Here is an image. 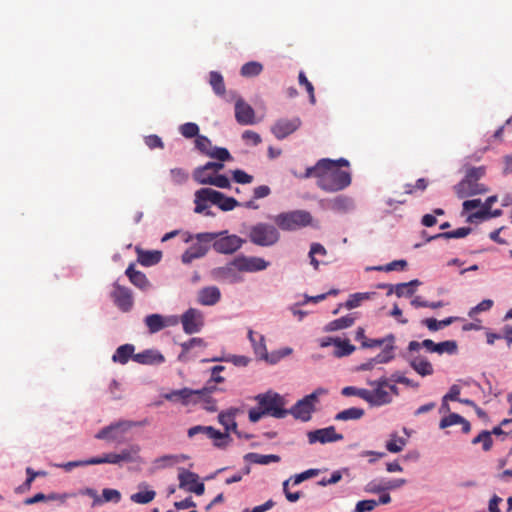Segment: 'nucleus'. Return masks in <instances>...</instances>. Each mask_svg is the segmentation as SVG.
Masks as SVG:
<instances>
[{
    "label": "nucleus",
    "mask_w": 512,
    "mask_h": 512,
    "mask_svg": "<svg viewBox=\"0 0 512 512\" xmlns=\"http://www.w3.org/2000/svg\"><path fill=\"white\" fill-rule=\"evenodd\" d=\"M235 118L241 125H251L255 123V112L249 104L238 99L235 103Z\"/></svg>",
    "instance_id": "aec40b11"
},
{
    "label": "nucleus",
    "mask_w": 512,
    "mask_h": 512,
    "mask_svg": "<svg viewBox=\"0 0 512 512\" xmlns=\"http://www.w3.org/2000/svg\"><path fill=\"white\" fill-rule=\"evenodd\" d=\"M202 193L206 195V199H209V202L217 205L222 211H231L240 205L233 197H227L223 193L211 188H202Z\"/></svg>",
    "instance_id": "2eb2a0df"
},
{
    "label": "nucleus",
    "mask_w": 512,
    "mask_h": 512,
    "mask_svg": "<svg viewBox=\"0 0 512 512\" xmlns=\"http://www.w3.org/2000/svg\"><path fill=\"white\" fill-rule=\"evenodd\" d=\"M369 385L373 388L371 390L367 389L366 402L370 406L380 407L388 405L393 401L391 394L387 390V377L382 376L377 380L370 381Z\"/></svg>",
    "instance_id": "423d86ee"
},
{
    "label": "nucleus",
    "mask_w": 512,
    "mask_h": 512,
    "mask_svg": "<svg viewBox=\"0 0 512 512\" xmlns=\"http://www.w3.org/2000/svg\"><path fill=\"white\" fill-rule=\"evenodd\" d=\"M214 173L212 171H209L208 169H205L204 166H199L194 169L193 171V179L198 183L202 185H209L208 182H203L202 179H212L214 177Z\"/></svg>",
    "instance_id": "c03bdc74"
},
{
    "label": "nucleus",
    "mask_w": 512,
    "mask_h": 512,
    "mask_svg": "<svg viewBox=\"0 0 512 512\" xmlns=\"http://www.w3.org/2000/svg\"><path fill=\"white\" fill-rule=\"evenodd\" d=\"M376 295V292H362L350 295L349 299L345 303L347 309H353L358 307L363 301L372 299Z\"/></svg>",
    "instance_id": "e433bc0d"
},
{
    "label": "nucleus",
    "mask_w": 512,
    "mask_h": 512,
    "mask_svg": "<svg viewBox=\"0 0 512 512\" xmlns=\"http://www.w3.org/2000/svg\"><path fill=\"white\" fill-rule=\"evenodd\" d=\"M138 261L143 266H152L160 262L162 253L160 251H143L137 249Z\"/></svg>",
    "instance_id": "c85d7f7f"
},
{
    "label": "nucleus",
    "mask_w": 512,
    "mask_h": 512,
    "mask_svg": "<svg viewBox=\"0 0 512 512\" xmlns=\"http://www.w3.org/2000/svg\"><path fill=\"white\" fill-rule=\"evenodd\" d=\"M144 142L150 149H156V148L163 149L164 148V143H163L162 139L158 135H155V134L146 136L144 138Z\"/></svg>",
    "instance_id": "0e129e2a"
},
{
    "label": "nucleus",
    "mask_w": 512,
    "mask_h": 512,
    "mask_svg": "<svg viewBox=\"0 0 512 512\" xmlns=\"http://www.w3.org/2000/svg\"><path fill=\"white\" fill-rule=\"evenodd\" d=\"M206 393L207 389L193 390L182 388L164 394V398L171 402H180L183 405H188L190 403H197Z\"/></svg>",
    "instance_id": "9d476101"
},
{
    "label": "nucleus",
    "mask_w": 512,
    "mask_h": 512,
    "mask_svg": "<svg viewBox=\"0 0 512 512\" xmlns=\"http://www.w3.org/2000/svg\"><path fill=\"white\" fill-rule=\"evenodd\" d=\"M179 487L187 488L194 486L198 482V475L186 469H182L178 475Z\"/></svg>",
    "instance_id": "4c0bfd02"
},
{
    "label": "nucleus",
    "mask_w": 512,
    "mask_h": 512,
    "mask_svg": "<svg viewBox=\"0 0 512 512\" xmlns=\"http://www.w3.org/2000/svg\"><path fill=\"white\" fill-rule=\"evenodd\" d=\"M301 125L298 117L292 119H280L272 127L271 131L277 139H284L295 132Z\"/></svg>",
    "instance_id": "a211bd4d"
},
{
    "label": "nucleus",
    "mask_w": 512,
    "mask_h": 512,
    "mask_svg": "<svg viewBox=\"0 0 512 512\" xmlns=\"http://www.w3.org/2000/svg\"><path fill=\"white\" fill-rule=\"evenodd\" d=\"M298 79H299V84L304 86L306 91L308 92L311 104H315L316 99H315V94H314V87H313L312 83L307 79V77L305 76V73L303 71H301L299 73Z\"/></svg>",
    "instance_id": "6e6d98bb"
},
{
    "label": "nucleus",
    "mask_w": 512,
    "mask_h": 512,
    "mask_svg": "<svg viewBox=\"0 0 512 512\" xmlns=\"http://www.w3.org/2000/svg\"><path fill=\"white\" fill-rule=\"evenodd\" d=\"M309 444H315L317 442L321 444L332 443L343 440V435L336 432L334 426H328L326 428L316 429L307 433Z\"/></svg>",
    "instance_id": "ddd939ff"
},
{
    "label": "nucleus",
    "mask_w": 512,
    "mask_h": 512,
    "mask_svg": "<svg viewBox=\"0 0 512 512\" xmlns=\"http://www.w3.org/2000/svg\"><path fill=\"white\" fill-rule=\"evenodd\" d=\"M341 393L343 396H357L366 401L367 389L357 388L354 386H346L342 389Z\"/></svg>",
    "instance_id": "5fc2aeb1"
},
{
    "label": "nucleus",
    "mask_w": 512,
    "mask_h": 512,
    "mask_svg": "<svg viewBox=\"0 0 512 512\" xmlns=\"http://www.w3.org/2000/svg\"><path fill=\"white\" fill-rule=\"evenodd\" d=\"M221 292L216 286H208L202 288L198 292V302L204 306H213L219 302Z\"/></svg>",
    "instance_id": "4be33fe9"
},
{
    "label": "nucleus",
    "mask_w": 512,
    "mask_h": 512,
    "mask_svg": "<svg viewBox=\"0 0 512 512\" xmlns=\"http://www.w3.org/2000/svg\"><path fill=\"white\" fill-rule=\"evenodd\" d=\"M488 213H489V211L482 207L480 210H478V211H476L474 213H471L467 217L466 221L469 222V223H474V222H476V220H487V219H489L488 218Z\"/></svg>",
    "instance_id": "774afa93"
},
{
    "label": "nucleus",
    "mask_w": 512,
    "mask_h": 512,
    "mask_svg": "<svg viewBox=\"0 0 512 512\" xmlns=\"http://www.w3.org/2000/svg\"><path fill=\"white\" fill-rule=\"evenodd\" d=\"M472 229L470 227H461L454 231L449 232H442L435 236H432L429 238V240L437 239V238H444V239H451V238H464L467 235L471 233Z\"/></svg>",
    "instance_id": "ea45409f"
},
{
    "label": "nucleus",
    "mask_w": 512,
    "mask_h": 512,
    "mask_svg": "<svg viewBox=\"0 0 512 512\" xmlns=\"http://www.w3.org/2000/svg\"><path fill=\"white\" fill-rule=\"evenodd\" d=\"M280 234L276 227L266 223H258L251 227L249 232L250 241L258 246H272L278 242Z\"/></svg>",
    "instance_id": "0eeeda50"
},
{
    "label": "nucleus",
    "mask_w": 512,
    "mask_h": 512,
    "mask_svg": "<svg viewBox=\"0 0 512 512\" xmlns=\"http://www.w3.org/2000/svg\"><path fill=\"white\" fill-rule=\"evenodd\" d=\"M326 393V389L317 388L311 394L298 400L291 409H288V415L291 414L294 418L304 422L309 421L312 413L315 411V406L319 401V397Z\"/></svg>",
    "instance_id": "20e7f679"
},
{
    "label": "nucleus",
    "mask_w": 512,
    "mask_h": 512,
    "mask_svg": "<svg viewBox=\"0 0 512 512\" xmlns=\"http://www.w3.org/2000/svg\"><path fill=\"white\" fill-rule=\"evenodd\" d=\"M312 216L304 210L283 212L274 217L275 224L284 231H293L311 224Z\"/></svg>",
    "instance_id": "39448f33"
},
{
    "label": "nucleus",
    "mask_w": 512,
    "mask_h": 512,
    "mask_svg": "<svg viewBox=\"0 0 512 512\" xmlns=\"http://www.w3.org/2000/svg\"><path fill=\"white\" fill-rule=\"evenodd\" d=\"M245 459L260 465H268L272 462L277 463L281 460L280 456L270 454V455H263L259 453H248L245 455Z\"/></svg>",
    "instance_id": "2f4dec72"
},
{
    "label": "nucleus",
    "mask_w": 512,
    "mask_h": 512,
    "mask_svg": "<svg viewBox=\"0 0 512 512\" xmlns=\"http://www.w3.org/2000/svg\"><path fill=\"white\" fill-rule=\"evenodd\" d=\"M135 347L132 344H124L119 346L112 356L113 362L126 364L129 359L133 360Z\"/></svg>",
    "instance_id": "bb28decb"
},
{
    "label": "nucleus",
    "mask_w": 512,
    "mask_h": 512,
    "mask_svg": "<svg viewBox=\"0 0 512 512\" xmlns=\"http://www.w3.org/2000/svg\"><path fill=\"white\" fill-rule=\"evenodd\" d=\"M180 346L182 351L178 356V360L181 362H188L190 359L197 356L196 354L192 355L191 350L196 347L205 348L206 343L202 338L194 337L187 342L181 343Z\"/></svg>",
    "instance_id": "b1692460"
},
{
    "label": "nucleus",
    "mask_w": 512,
    "mask_h": 512,
    "mask_svg": "<svg viewBox=\"0 0 512 512\" xmlns=\"http://www.w3.org/2000/svg\"><path fill=\"white\" fill-rule=\"evenodd\" d=\"M406 445V439L399 437L397 434H392L389 441L386 443V449L391 453H398L403 450Z\"/></svg>",
    "instance_id": "37998d69"
},
{
    "label": "nucleus",
    "mask_w": 512,
    "mask_h": 512,
    "mask_svg": "<svg viewBox=\"0 0 512 512\" xmlns=\"http://www.w3.org/2000/svg\"><path fill=\"white\" fill-rule=\"evenodd\" d=\"M243 242L237 235H226L220 238L216 237L212 241V247L218 253L232 254L242 246Z\"/></svg>",
    "instance_id": "dca6fc26"
},
{
    "label": "nucleus",
    "mask_w": 512,
    "mask_h": 512,
    "mask_svg": "<svg viewBox=\"0 0 512 512\" xmlns=\"http://www.w3.org/2000/svg\"><path fill=\"white\" fill-rule=\"evenodd\" d=\"M207 429V437L210 439H214V445L219 448H224L228 445V442L230 441V436L227 431L220 432L219 430L213 428L212 426H209Z\"/></svg>",
    "instance_id": "c756f323"
},
{
    "label": "nucleus",
    "mask_w": 512,
    "mask_h": 512,
    "mask_svg": "<svg viewBox=\"0 0 512 512\" xmlns=\"http://www.w3.org/2000/svg\"><path fill=\"white\" fill-rule=\"evenodd\" d=\"M319 473V470L318 469H308L300 474H296L294 477H293V484L294 485H297V484H300L301 482L309 479V478H312L314 476H317ZM292 480V478H290Z\"/></svg>",
    "instance_id": "e2e57ef3"
},
{
    "label": "nucleus",
    "mask_w": 512,
    "mask_h": 512,
    "mask_svg": "<svg viewBox=\"0 0 512 512\" xmlns=\"http://www.w3.org/2000/svg\"><path fill=\"white\" fill-rule=\"evenodd\" d=\"M203 182H208L209 185L216 186L218 188H228L230 187V180L227 176L222 174H216L212 179H202Z\"/></svg>",
    "instance_id": "4d7b16f0"
},
{
    "label": "nucleus",
    "mask_w": 512,
    "mask_h": 512,
    "mask_svg": "<svg viewBox=\"0 0 512 512\" xmlns=\"http://www.w3.org/2000/svg\"><path fill=\"white\" fill-rule=\"evenodd\" d=\"M125 274L130 282L140 290L147 291L151 287V283L146 275L141 271L135 270L134 264H130L127 267Z\"/></svg>",
    "instance_id": "5701e85b"
},
{
    "label": "nucleus",
    "mask_w": 512,
    "mask_h": 512,
    "mask_svg": "<svg viewBox=\"0 0 512 512\" xmlns=\"http://www.w3.org/2000/svg\"><path fill=\"white\" fill-rule=\"evenodd\" d=\"M328 208L335 212H347L353 208V200L347 196L339 195L329 200Z\"/></svg>",
    "instance_id": "cd10ccee"
},
{
    "label": "nucleus",
    "mask_w": 512,
    "mask_h": 512,
    "mask_svg": "<svg viewBox=\"0 0 512 512\" xmlns=\"http://www.w3.org/2000/svg\"><path fill=\"white\" fill-rule=\"evenodd\" d=\"M223 233H220L222 235ZM219 234L217 233H199L196 235L197 243L191 245L183 254L182 262L191 263L194 259L203 257L209 250L208 244L211 243Z\"/></svg>",
    "instance_id": "1a4fd4ad"
},
{
    "label": "nucleus",
    "mask_w": 512,
    "mask_h": 512,
    "mask_svg": "<svg viewBox=\"0 0 512 512\" xmlns=\"http://www.w3.org/2000/svg\"><path fill=\"white\" fill-rule=\"evenodd\" d=\"M233 179L240 184H248L251 183L253 177L247 174L245 171L237 169L233 171Z\"/></svg>",
    "instance_id": "69168bd1"
},
{
    "label": "nucleus",
    "mask_w": 512,
    "mask_h": 512,
    "mask_svg": "<svg viewBox=\"0 0 512 512\" xmlns=\"http://www.w3.org/2000/svg\"><path fill=\"white\" fill-rule=\"evenodd\" d=\"M364 410L362 408L351 407L340 411L336 414L335 420L337 421H348V420H358L363 417Z\"/></svg>",
    "instance_id": "f704fd0d"
},
{
    "label": "nucleus",
    "mask_w": 512,
    "mask_h": 512,
    "mask_svg": "<svg viewBox=\"0 0 512 512\" xmlns=\"http://www.w3.org/2000/svg\"><path fill=\"white\" fill-rule=\"evenodd\" d=\"M263 71V65L257 61H250L245 63L240 70L243 77H255Z\"/></svg>",
    "instance_id": "58836bf2"
},
{
    "label": "nucleus",
    "mask_w": 512,
    "mask_h": 512,
    "mask_svg": "<svg viewBox=\"0 0 512 512\" xmlns=\"http://www.w3.org/2000/svg\"><path fill=\"white\" fill-rule=\"evenodd\" d=\"M462 420H463V417L460 416L459 414L451 413L448 416L441 419L439 426L441 429H444V428L459 424L460 421H462Z\"/></svg>",
    "instance_id": "052dcab7"
},
{
    "label": "nucleus",
    "mask_w": 512,
    "mask_h": 512,
    "mask_svg": "<svg viewBox=\"0 0 512 512\" xmlns=\"http://www.w3.org/2000/svg\"><path fill=\"white\" fill-rule=\"evenodd\" d=\"M407 267V261L406 260H395L392 261L384 266H378L374 269L377 271H385L390 272L394 270H404Z\"/></svg>",
    "instance_id": "864d4df0"
},
{
    "label": "nucleus",
    "mask_w": 512,
    "mask_h": 512,
    "mask_svg": "<svg viewBox=\"0 0 512 512\" xmlns=\"http://www.w3.org/2000/svg\"><path fill=\"white\" fill-rule=\"evenodd\" d=\"M305 177L317 178L318 187L329 193L344 190L351 184L349 171L336 169L329 165H321L319 160L315 166L306 169Z\"/></svg>",
    "instance_id": "f257e3e1"
},
{
    "label": "nucleus",
    "mask_w": 512,
    "mask_h": 512,
    "mask_svg": "<svg viewBox=\"0 0 512 512\" xmlns=\"http://www.w3.org/2000/svg\"><path fill=\"white\" fill-rule=\"evenodd\" d=\"M156 496V492L148 490L145 492H137L131 496V500L138 504H147L151 502Z\"/></svg>",
    "instance_id": "a18cd8bd"
},
{
    "label": "nucleus",
    "mask_w": 512,
    "mask_h": 512,
    "mask_svg": "<svg viewBox=\"0 0 512 512\" xmlns=\"http://www.w3.org/2000/svg\"><path fill=\"white\" fill-rule=\"evenodd\" d=\"M150 333H157L167 326L165 319L160 314H150L144 320Z\"/></svg>",
    "instance_id": "7c9ffc66"
},
{
    "label": "nucleus",
    "mask_w": 512,
    "mask_h": 512,
    "mask_svg": "<svg viewBox=\"0 0 512 512\" xmlns=\"http://www.w3.org/2000/svg\"><path fill=\"white\" fill-rule=\"evenodd\" d=\"M334 345L336 346L334 354L337 357L348 356L355 350V347L351 345L348 340L335 339Z\"/></svg>",
    "instance_id": "a19ab883"
},
{
    "label": "nucleus",
    "mask_w": 512,
    "mask_h": 512,
    "mask_svg": "<svg viewBox=\"0 0 512 512\" xmlns=\"http://www.w3.org/2000/svg\"><path fill=\"white\" fill-rule=\"evenodd\" d=\"M207 156L215 158L221 162L229 161L232 159L229 151L222 147H212L210 153Z\"/></svg>",
    "instance_id": "3c124183"
},
{
    "label": "nucleus",
    "mask_w": 512,
    "mask_h": 512,
    "mask_svg": "<svg viewBox=\"0 0 512 512\" xmlns=\"http://www.w3.org/2000/svg\"><path fill=\"white\" fill-rule=\"evenodd\" d=\"M238 412L239 409L237 408H231L227 411H222L218 415V421L225 427V431L229 433V431L232 430L237 434V436H240V432L237 430V423L235 421V417Z\"/></svg>",
    "instance_id": "393cba45"
},
{
    "label": "nucleus",
    "mask_w": 512,
    "mask_h": 512,
    "mask_svg": "<svg viewBox=\"0 0 512 512\" xmlns=\"http://www.w3.org/2000/svg\"><path fill=\"white\" fill-rule=\"evenodd\" d=\"M382 351L373 358L377 363H388L395 357V336L389 334L381 339H365L362 341L363 348L382 347Z\"/></svg>",
    "instance_id": "6e6552de"
},
{
    "label": "nucleus",
    "mask_w": 512,
    "mask_h": 512,
    "mask_svg": "<svg viewBox=\"0 0 512 512\" xmlns=\"http://www.w3.org/2000/svg\"><path fill=\"white\" fill-rule=\"evenodd\" d=\"M232 265L239 271L244 272H257L265 270L269 262L260 257H246L240 256L233 260Z\"/></svg>",
    "instance_id": "f3484780"
},
{
    "label": "nucleus",
    "mask_w": 512,
    "mask_h": 512,
    "mask_svg": "<svg viewBox=\"0 0 512 512\" xmlns=\"http://www.w3.org/2000/svg\"><path fill=\"white\" fill-rule=\"evenodd\" d=\"M378 506V502L373 499L361 500L357 502L354 512H370Z\"/></svg>",
    "instance_id": "bf43d9fd"
},
{
    "label": "nucleus",
    "mask_w": 512,
    "mask_h": 512,
    "mask_svg": "<svg viewBox=\"0 0 512 512\" xmlns=\"http://www.w3.org/2000/svg\"><path fill=\"white\" fill-rule=\"evenodd\" d=\"M485 175V168L471 167L466 171L465 177L454 186V192L459 199H464L474 195L484 194L488 188L479 183V180Z\"/></svg>",
    "instance_id": "f03ea898"
},
{
    "label": "nucleus",
    "mask_w": 512,
    "mask_h": 512,
    "mask_svg": "<svg viewBox=\"0 0 512 512\" xmlns=\"http://www.w3.org/2000/svg\"><path fill=\"white\" fill-rule=\"evenodd\" d=\"M479 443L482 444V448L484 451L487 452V451L491 450V448L493 446V439L491 436V432L487 431V430H483L476 437L473 438L472 444L476 445Z\"/></svg>",
    "instance_id": "79ce46f5"
},
{
    "label": "nucleus",
    "mask_w": 512,
    "mask_h": 512,
    "mask_svg": "<svg viewBox=\"0 0 512 512\" xmlns=\"http://www.w3.org/2000/svg\"><path fill=\"white\" fill-rule=\"evenodd\" d=\"M146 424V420L140 421V422H134V421H119L115 424H111L107 427L102 428L97 434V439H104L109 441H119V438L116 434L118 430H121L123 432L129 430L132 427L136 426H143Z\"/></svg>",
    "instance_id": "f8f14e48"
},
{
    "label": "nucleus",
    "mask_w": 512,
    "mask_h": 512,
    "mask_svg": "<svg viewBox=\"0 0 512 512\" xmlns=\"http://www.w3.org/2000/svg\"><path fill=\"white\" fill-rule=\"evenodd\" d=\"M133 361L142 365L162 364L165 357L158 350L147 349L133 356Z\"/></svg>",
    "instance_id": "412c9836"
},
{
    "label": "nucleus",
    "mask_w": 512,
    "mask_h": 512,
    "mask_svg": "<svg viewBox=\"0 0 512 512\" xmlns=\"http://www.w3.org/2000/svg\"><path fill=\"white\" fill-rule=\"evenodd\" d=\"M457 352V343L454 340H447L437 343L436 353L438 354H455Z\"/></svg>",
    "instance_id": "de8ad7c7"
},
{
    "label": "nucleus",
    "mask_w": 512,
    "mask_h": 512,
    "mask_svg": "<svg viewBox=\"0 0 512 512\" xmlns=\"http://www.w3.org/2000/svg\"><path fill=\"white\" fill-rule=\"evenodd\" d=\"M354 323V318L351 316H344L338 318L330 323L331 330H339L352 326Z\"/></svg>",
    "instance_id": "13d9d810"
},
{
    "label": "nucleus",
    "mask_w": 512,
    "mask_h": 512,
    "mask_svg": "<svg viewBox=\"0 0 512 512\" xmlns=\"http://www.w3.org/2000/svg\"><path fill=\"white\" fill-rule=\"evenodd\" d=\"M209 83L215 92V94L219 96H223L225 94V84L223 76L217 71H211L209 74Z\"/></svg>",
    "instance_id": "c9c22d12"
},
{
    "label": "nucleus",
    "mask_w": 512,
    "mask_h": 512,
    "mask_svg": "<svg viewBox=\"0 0 512 512\" xmlns=\"http://www.w3.org/2000/svg\"><path fill=\"white\" fill-rule=\"evenodd\" d=\"M170 182L175 186H182L189 180V173L183 168H172L169 170Z\"/></svg>",
    "instance_id": "72a5a7b5"
},
{
    "label": "nucleus",
    "mask_w": 512,
    "mask_h": 512,
    "mask_svg": "<svg viewBox=\"0 0 512 512\" xmlns=\"http://www.w3.org/2000/svg\"><path fill=\"white\" fill-rule=\"evenodd\" d=\"M180 133L185 138L197 137L199 134V127L196 123L187 122L180 126Z\"/></svg>",
    "instance_id": "09e8293b"
},
{
    "label": "nucleus",
    "mask_w": 512,
    "mask_h": 512,
    "mask_svg": "<svg viewBox=\"0 0 512 512\" xmlns=\"http://www.w3.org/2000/svg\"><path fill=\"white\" fill-rule=\"evenodd\" d=\"M195 213H203L207 208V202L209 199H206V195L202 193V189H199L195 193Z\"/></svg>",
    "instance_id": "8fccbe9b"
},
{
    "label": "nucleus",
    "mask_w": 512,
    "mask_h": 512,
    "mask_svg": "<svg viewBox=\"0 0 512 512\" xmlns=\"http://www.w3.org/2000/svg\"><path fill=\"white\" fill-rule=\"evenodd\" d=\"M195 146L200 152L204 153L205 155H208L213 147L210 139L203 135H198L196 137Z\"/></svg>",
    "instance_id": "603ef678"
},
{
    "label": "nucleus",
    "mask_w": 512,
    "mask_h": 512,
    "mask_svg": "<svg viewBox=\"0 0 512 512\" xmlns=\"http://www.w3.org/2000/svg\"><path fill=\"white\" fill-rule=\"evenodd\" d=\"M410 366L422 377L432 375L434 369L426 357L416 356L409 361Z\"/></svg>",
    "instance_id": "a878e982"
},
{
    "label": "nucleus",
    "mask_w": 512,
    "mask_h": 512,
    "mask_svg": "<svg viewBox=\"0 0 512 512\" xmlns=\"http://www.w3.org/2000/svg\"><path fill=\"white\" fill-rule=\"evenodd\" d=\"M255 400L269 416L282 419L288 415V409H285L286 401L284 397L276 392L268 391L266 393L258 394L255 397Z\"/></svg>",
    "instance_id": "7ed1b4c3"
},
{
    "label": "nucleus",
    "mask_w": 512,
    "mask_h": 512,
    "mask_svg": "<svg viewBox=\"0 0 512 512\" xmlns=\"http://www.w3.org/2000/svg\"><path fill=\"white\" fill-rule=\"evenodd\" d=\"M242 138H243L244 141H246L247 143H251L254 146H256L259 143H261L260 135L258 133H256V132H254V131H251V130L244 131V133L242 134Z\"/></svg>",
    "instance_id": "338daca9"
},
{
    "label": "nucleus",
    "mask_w": 512,
    "mask_h": 512,
    "mask_svg": "<svg viewBox=\"0 0 512 512\" xmlns=\"http://www.w3.org/2000/svg\"><path fill=\"white\" fill-rule=\"evenodd\" d=\"M427 185H428V182L426 179L424 178H420L416 181V184L415 185H412V184H406L404 186L405 188V193L406 194H413L414 192H416L417 190L419 191H424L426 188H427Z\"/></svg>",
    "instance_id": "680f3d73"
},
{
    "label": "nucleus",
    "mask_w": 512,
    "mask_h": 512,
    "mask_svg": "<svg viewBox=\"0 0 512 512\" xmlns=\"http://www.w3.org/2000/svg\"><path fill=\"white\" fill-rule=\"evenodd\" d=\"M181 323L186 334L198 333L204 325L203 315L199 310L189 308L182 315Z\"/></svg>",
    "instance_id": "4468645a"
},
{
    "label": "nucleus",
    "mask_w": 512,
    "mask_h": 512,
    "mask_svg": "<svg viewBox=\"0 0 512 512\" xmlns=\"http://www.w3.org/2000/svg\"><path fill=\"white\" fill-rule=\"evenodd\" d=\"M111 298L114 304L122 312H129L133 308L134 300L132 291L129 288L120 285L118 282L113 284Z\"/></svg>",
    "instance_id": "9b49d317"
},
{
    "label": "nucleus",
    "mask_w": 512,
    "mask_h": 512,
    "mask_svg": "<svg viewBox=\"0 0 512 512\" xmlns=\"http://www.w3.org/2000/svg\"><path fill=\"white\" fill-rule=\"evenodd\" d=\"M140 446L137 444L124 448L118 454L119 462H136L139 459Z\"/></svg>",
    "instance_id": "473e14b6"
},
{
    "label": "nucleus",
    "mask_w": 512,
    "mask_h": 512,
    "mask_svg": "<svg viewBox=\"0 0 512 512\" xmlns=\"http://www.w3.org/2000/svg\"><path fill=\"white\" fill-rule=\"evenodd\" d=\"M118 458L119 457H118L117 453H108V454H104L101 457L90 458V463H91V465H98V464H104V463L119 464L120 462H119Z\"/></svg>",
    "instance_id": "49530a36"
},
{
    "label": "nucleus",
    "mask_w": 512,
    "mask_h": 512,
    "mask_svg": "<svg viewBox=\"0 0 512 512\" xmlns=\"http://www.w3.org/2000/svg\"><path fill=\"white\" fill-rule=\"evenodd\" d=\"M421 282L418 279L411 280L406 283H399L396 285L393 284H379L377 287H389V291L387 295H391L395 293L397 297H410L414 295L416 291V287H418Z\"/></svg>",
    "instance_id": "6ab92c4d"
}]
</instances>
